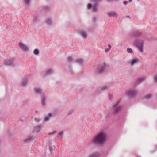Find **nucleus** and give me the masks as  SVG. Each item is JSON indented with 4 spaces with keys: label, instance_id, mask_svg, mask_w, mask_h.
Segmentation results:
<instances>
[{
    "label": "nucleus",
    "instance_id": "10",
    "mask_svg": "<svg viewBox=\"0 0 157 157\" xmlns=\"http://www.w3.org/2000/svg\"><path fill=\"white\" fill-rule=\"evenodd\" d=\"M35 139V138L32 136H30L28 137L24 140V141L25 143H29L31 141Z\"/></svg>",
    "mask_w": 157,
    "mask_h": 157
},
{
    "label": "nucleus",
    "instance_id": "36",
    "mask_svg": "<svg viewBox=\"0 0 157 157\" xmlns=\"http://www.w3.org/2000/svg\"><path fill=\"white\" fill-rule=\"evenodd\" d=\"M55 132H56V131H54L52 132H49L48 133V134L49 135H53V134H54L55 133Z\"/></svg>",
    "mask_w": 157,
    "mask_h": 157
},
{
    "label": "nucleus",
    "instance_id": "32",
    "mask_svg": "<svg viewBox=\"0 0 157 157\" xmlns=\"http://www.w3.org/2000/svg\"><path fill=\"white\" fill-rule=\"evenodd\" d=\"M92 7H93L92 5L90 3L88 4L87 6V8L88 9H91Z\"/></svg>",
    "mask_w": 157,
    "mask_h": 157
},
{
    "label": "nucleus",
    "instance_id": "13",
    "mask_svg": "<svg viewBox=\"0 0 157 157\" xmlns=\"http://www.w3.org/2000/svg\"><path fill=\"white\" fill-rule=\"evenodd\" d=\"M41 126L40 125H38L34 127L33 132L37 133L41 130Z\"/></svg>",
    "mask_w": 157,
    "mask_h": 157
},
{
    "label": "nucleus",
    "instance_id": "18",
    "mask_svg": "<svg viewBox=\"0 0 157 157\" xmlns=\"http://www.w3.org/2000/svg\"><path fill=\"white\" fill-rule=\"evenodd\" d=\"M142 34V33L141 32H139V31H137L133 33V35L134 36H140Z\"/></svg>",
    "mask_w": 157,
    "mask_h": 157
},
{
    "label": "nucleus",
    "instance_id": "5",
    "mask_svg": "<svg viewBox=\"0 0 157 157\" xmlns=\"http://www.w3.org/2000/svg\"><path fill=\"white\" fill-rule=\"evenodd\" d=\"M14 60L15 59L13 58L5 59L2 63V64L6 66L13 65L14 64Z\"/></svg>",
    "mask_w": 157,
    "mask_h": 157
},
{
    "label": "nucleus",
    "instance_id": "21",
    "mask_svg": "<svg viewBox=\"0 0 157 157\" xmlns=\"http://www.w3.org/2000/svg\"><path fill=\"white\" fill-rule=\"evenodd\" d=\"M52 22V20L50 19H48L46 21V23L48 25H50Z\"/></svg>",
    "mask_w": 157,
    "mask_h": 157
},
{
    "label": "nucleus",
    "instance_id": "28",
    "mask_svg": "<svg viewBox=\"0 0 157 157\" xmlns=\"http://www.w3.org/2000/svg\"><path fill=\"white\" fill-rule=\"evenodd\" d=\"M67 60L69 62H71L73 60V58L71 56H69L67 58Z\"/></svg>",
    "mask_w": 157,
    "mask_h": 157
},
{
    "label": "nucleus",
    "instance_id": "2",
    "mask_svg": "<svg viewBox=\"0 0 157 157\" xmlns=\"http://www.w3.org/2000/svg\"><path fill=\"white\" fill-rule=\"evenodd\" d=\"M108 64L105 62H101L98 64L95 69V72L97 74L102 73L105 70L109 67Z\"/></svg>",
    "mask_w": 157,
    "mask_h": 157
},
{
    "label": "nucleus",
    "instance_id": "20",
    "mask_svg": "<svg viewBox=\"0 0 157 157\" xmlns=\"http://www.w3.org/2000/svg\"><path fill=\"white\" fill-rule=\"evenodd\" d=\"M52 71L51 69H49L47 70L45 72V74L46 75H48L50 74L52 72Z\"/></svg>",
    "mask_w": 157,
    "mask_h": 157
},
{
    "label": "nucleus",
    "instance_id": "1",
    "mask_svg": "<svg viewBox=\"0 0 157 157\" xmlns=\"http://www.w3.org/2000/svg\"><path fill=\"white\" fill-rule=\"evenodd\" d=\"M107 135L105 131H101L95 136L90 142L91 145H102L106 142Z\"/></svg>",
    "mask_w": 157,
    "mask_h": 157
},
{
    "label": "nucleus",
    "instance_id": "17",
    "mask_svg": "<svg viewBox=\"0 0 157 157\" xmlns=\"http://www.w3.org/2000/svg\"><path fill=\"white\" fill-rule=\"evenodd\" d=\"M76 62L79 65H82L84 62V60L82 58H79L77 59Z\"/></svg>",
    "mask_w": 157,
    "mask_h": 157
},
{
    "label": "nucleus",
    "instance_id": "7",
    "mask_svg": "<svg viewBox=\"0 0 157 157\" xmlns=\"http://www.w3.org/2000/svg\"><path fill=\"white\" fill-rule=\"evenodd\" d=\"M19 45L20 48L22 50L27 51L29 50V47L21 42H20L19 43Z\"/></svg>",
    "mask_w": 157,
    "mask_h": 157
},
{
    "label": "nucleus",
    "instance_id": "42",
    "mask_svg": "<svg viewBox=\"0 0 157 157\" xmlns=\"http://www.w3.org/2000/svg\"><path fill=\"white\" fill-rule=\"evenodd\" d=\"M129 2H131L132 1V0H129Z\"/></svg>",
    "mask_w": 157,
    "mask_h": 157
},
{
    "label": "nucleus",
    "instance_id": "34",
    "mask_svg": "<svg viewBox=\"0 0 157 157\" xmlns=\"http://www.w3.org/2000/svg\"><path fill=\"white\" fill-rule=\"evenodd\" d=\"M102 0H91V1L94 2H101Z\"/></svg>",
    "mask_w": 157,
    "mask_h": 157
},
{
    "label": "nucleus",
    "instance_id": "31",
    "mask_svg": "<svg viewBox=\"0 0 157 157\" xmlns=\"http://www.w3.org/2000/svg\"><path fill=\"white\" fill-rule=\"evenodd\" d=\"M152 97V95L150 94H148L145 97V98L148 99H150Z\"/></svg>",
    "mask_w": 157,
    "mask_h": 157
},
{
    "label": "nucleus",
    "instance_id": "24",
    "mask_svg": "<svg viewBox=\"0 0 157 157\" xmlns=\"http://www.w3.org/2000/svg\"><path fill=\"white\" fill-rule=\"evenodd\" d=\"M33 53L35 55H38L39 53V51L38 49H35L33 51Z\"/></svg>",
    "mask_w": 157,
    "mask_h": 157
},
{
    "label": "nucleus",
    "instance_id": "23",
    "mask_svg": "<svg viewBox=\"0 0 157 157\" xmlns=\"http://www.w3.org/2000/svg\"><path fill=\"white\" fill-rule=\"evenodd\" d=\"M108 46L109 48H106L105 49V53H107L108 52V51L110 50V49L111 48V46L110 44H109L108 45Z\"/></svg>",
    "mask_w": 157,
    "mask_h": 157
},
{
    "label": "nucleus",
    "instance_id": "40",
    "mask_svg": "<svg viewBox=\"0 0 157 157\" xmlns=\"http://www.w3.org/2000/svg\"><path fill=\"white\" fill-rule=\"evenodd\" d=\"M126 18H130V16L129 15H127L126 16Z\"/></svg>",
    "mask_w": 157,
    "mask_h": 157
},
{
    "label": "nucleus",
    "instance_id": "35",
    "mask_svg": "<svg viewBox=\"0 0 157 157\" xmlns=\"http://www.w3.org/2000/svg\"><path fill=\"white\" fill-rule=\"evenodd\" d=\"M24 3L26 4H28L29 2V0H24Z\"/></svg>",
    "mask_w": 157,
    "mask_h": 157
},
{
    "label": "nucleus",
    "instance_id": "11",
    "mask_svg": "<svg viewBox=\"0 0 157 157\" xmlns=\"http://www.w3.org/2000/svg\"><path fill=\"white\" fill-rule=\"evenodd\" d=\"M139 62V60L137 58L133 59L130 62V65L133 66L135 64Z\"/></svg>",
    "mask_w": 157,
    "mask_h": 157
},
{
    "label": "nucleus",
    "instance_id": "15",
    "mask_svg": "<svg viewBox=\"0 0 157 157\" xmlns=\"http://www.w3.org/2000/svg\"><path fill=\"white\" fill-rule=\"evenodd\" d=\"M52 115V114L51 113H49L48 115L45 117L44 121H46L49 120L50 118L51 117Z\"/></svg>",
    "mask_w": 157,
    "mask_h": 157
},
{
    "label": "nucleus",
    "instance_id": "12",
    "mask_svg": "<svg viewBox=\"0 0 157 157\" xmlns=\"http://www.w3.org/2000/svg\"><path fill=\"white\" fill-rule=\"evenodd\" d=\"M99 154L98 152H94L89 154L87 157H98Z\"/></svg>",
    "mask_w": 157,
    "mask_h": 157
},
{
    "label": "nucleus",
    "instance_id": "6",
    "mask_svg": "<svg viewBox=\"0 0 157 157\" xmlns=\"http://www.w3.org/2000/svg\"><path fill=\"white\" fill-rule=\"evenodd\" d=\"M136 91L133 89H130L127 90L125 92V94L127 96L130 97H133L135 94Z\"/></svg>",
    "mask_w": 157,
    "mask_h": 157
},
{
    "label": "nucleus",
    "instance_id": "38",
    "mask_svg": "<svg viewBox=\"0 0 157 157\" xmlns=\"http://www.w3.org/2000/svg\"><path fill=\"white\" fill-rule=\"evenodd\" d=\"M37 18L36 17H35V18H34L33 22H36V21H37Z\"/></svg>",
    "mask_w": 157,
    "mask_h": 157
},
{
    "label": "nucleus",
    "instance_id": "16",
    "mask_svg": "<svg viewBox=\"0 0 157 157\" xmlns=\"http://www.w3.org/2000/svg\"><path fill=\"white\" fill-rule=\"evenodd\" d=\"M34 92L37 94H40L42 93V90L39 87H36L34 89Z\"/></svg>",
    "mask_w": 157,
    "mask_h": 157
},
{
    "label": "nucleus",
    "instance_id": "41",
    "mask_svg": "<svg viewBox=\"0 0 157 157\" xmlns=\"http://www.w3.org/2000/svg\"><path fill=\"white\" fill-rule=\"evenodd\" d=\"M112 97L111 95H110V99H112Z\"/></svg>",
    "mask_w": 157,
    "mask_h": 157
},
{
    "label": "nucleus",
    "instance_id": "22",
    "mask_svg": "<svg viewBox=\"0 0 157 157\" xmlns=\"http://www.w3.org/2000/svg\"><path fill=\"white\" fill-rule=\"evenodd\" d=\"M98 6L97 5H94L93 6L92 11L94 12H96L98 11Z\"/></svg>",
    "mask_w": 157,
    "mask_h": 157
},
{
    "label": "nucleus",
    "instance_id": "44",
    "mask_svg": "<svg viewBox=\"0 0 157 157\" xmlns=\"http://www.w3.org/2000/svg\"><path fill=\"white\" fill-rule=\"evenodd\" d=\"M72 112V111L71 112V113H69V114H71Z\"/></svg>",
    "mask_w": 157,
    "mask_h": 157
},
{
    "label": "nucleus",
    "instance_id": "3",
    "mask_svg": "<svg viewBox=\"0 0 157 157\" xmlns=\"http://www.w3.org/2000/svg\"><path fill=\"white\" fill-rule=\"evenodd\" d=\"M120 103V101H118L113 105L112 110L114 113H117L121 110L122 106Z\"/></svg>",
    "mask_w": 157,
    "mask_h": 157
},
{
    "label": "nucleus",
    "instance_id": "25",
    "mask_svg": "<svg viewBox=\"0 0 157 157\" xmlns=\"http://www.w3.org/2000/svg\"><path fill=\"white\" fill-rule=\"evenodd\" d=\"M127 52L129 53H133V51L132 49L130 48H128L127 49Z\"/></svg>",
    "mask_w": 157,
    "mask_h": 157
},
{
    "label": "nucleus",
    "instance_id": "33",
    "mask_svg": "<svg viewBox=\"0 0 157 157\" xmlns=\"http://www.w3.org/2000/svg\"><path fill=\"white\" fill-rule=\"evenodd\" d=\"M55 148V146L54 145L50 146L49 147V150L50 151H52Z\"/></svg>",
    "mask_w": 157,
    "mask_h": 157
},
{
    "label": "nucleus",
    "instance_id": "14",
    "mask_svg": "<svg viewBox=\"0 0 157 157\" xmlns=\"http://www.w3.org/2000/svg\"><path fill=\"white\" fill-rule=\"evenodd\" d=\"M144 79H144L143 78H138L136 80V81L135 82L134 84L135 85H137L143 81Z\"/></svg>",
    "mask_w": 157,
    "mask_h": 157
},
{
    "label": "nucleus",
    "instance_id": "19",
    "mask_svg": "<svg viewBox=\"0 0 157 157\" xmlns=\"http://www.w3.org/2000/svg\"><path fill=\"white\" fill-rule=\"evenodd\" d=\"M63 134V131H61L59 132L58 135L57 136L58 138L61 139L62 137V136Z\"/></svg>",
    "mask_w": 157,
    "mask_h": 157
},
{
    "label": "nucleus",
    "instance_id": "43",
    "mask_svg": "<svg viewBox=\"0 0 157 157\" xmlns=\"http://www.w3.org/2000/svg\"><path fill=\"white\" fill-rule=\"evenodd\" d=\"M107 1L108 2H109V1H110V0H107Z\"/></svg>",
    "mask_w": 157,
    "mask_h": 157
},
{
    "label": "nucleus",
    "instance_id": "26",
    "mask_svg": "<svg viewBox=\"0 0 157 157\" xmlns=\"http://www.w3.org/2000/svg\"><path fill=\"white\" fill-rule=\"evenodd\" d=\"M45 100V98L44 97L42 96L41 97V101L42 105L43 106H44L45 105L44 101Z\"/></svg>",
    "mask_w": 157,
    "mask_h": 157
},
{
    "label": "nucleus",
    "instance_id": "37",
    "mask_svg": "<svg viewBox=\"0 0 157 157\" xmlns=\"http://www.w3.org/2000/svg\"><path fill=\"white\" fill-rule=\"evenodd\" d=\"M154 78V80L155 81H157V74L155 76Z\"/></svg>",
    "mask_w": 157,
    "mask_h": 157
},
{
    "label": "nucleus",
    "instance_id": "4",
    "mask_svg": "<svg viewBox=\"0 0 157 157\" xmlns=\"http://www.w3.org/2000/svg\"><path fill=\"white\" fill-rule=\"evenodd\" d=\"M143 40L140 39L137 40L134 42V44L138 47L141 52H143Z\"/></svg>",
    "mask_w": 157,
    "mask_h": 157
},
{
    "label": "nucleus",
    "instance_id": "9",
    "mask_svg": "<svg viewBox=\"0 0 157 157\" xmlns=\"http://www.w3.org/2000/svg\"><path fill=\"white\" fill-rule=\"evenodd\" d=\"M109 17H115L118 16L117 13L115 11H110L107 13Z\"/></svg>",
    "mask_w": 157,
    "mask_h": 157
},
{
    "label": "nucleus",
    "instance_id": "29",
    "mask_svg": "<svg viewBox=\"0 0 157 157\" xmlns=\"http://www.w3.org/2000/svg\"><path fill=\"white\" fill-rule=\"evenodd\" d=\"M27 82V80H24L22 82V85L23 86H24L25 85Z\"/></svg>",
    "mask_w": 157,
    "mask_h": 157
},
{
    "label": "nucleus",
    "instance_id": "39",
    "mask_svg": "<svg viewBox=\"0 0 157 157\" xmlns=\"http://www.w3.org/2000/svg\"><path fill=\"white\" fill-rule=\"evenodd\" d=\"M127 2L126 1H125L123 2V4L125 5H127Z\"/></svg>",
    "mask_w": 157,
    "mask_h": 157
},
{
    "label": "nucleus",
    "instance_id": "30",
    "mask_svg": "<svg viewBox=\"0 0 157 157\" xmlns=\"http://www.w3.org/2000/svg\"><path fill=\"white\" fill-rule=\"evenodd\" d=\"M34 120L36 122H39L41 120V119L39 117H35L34 118Z\"/></svg>",
    "mask_w": 157,
    "mask_h": 157
},
{
    "label": "nucleus",
    "instance_id": "27",
    "mask_svg": "<svg viewBox=\"0 0 157 157\" xmlns=\"http://www.w3.org/2000/svg\"><path fill=\"white\" fill-rule=\"evenodd\" d=\"M109 87V86H104L100 88V89L101 90H103L107 89Z\"/></svg>",
    "mask_w": 157,
    "mask_h": 157
},
{
    "label": "nucleus",
    "instance_id": "8",
    "mask_svg": "<svg viewBox=\"0 0 157 157\" xmlns=\"http://www.w3.org/2000/svg\"><path fill=\"white\" fill-rule=\"evenodd\" d=\"M79 34L81 36L84 38H86L87 36V32L84 30H80Z\"/></svg>",
    "mask_w": 157,
    "mask_h": 157
}]
</instances>
